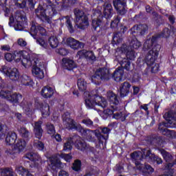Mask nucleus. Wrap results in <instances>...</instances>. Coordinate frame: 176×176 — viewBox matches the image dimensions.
<instances>
[{
    "label": "nucleus",
    "mask_w": 176,
    "mask_h": 176,
    "mask_svg": "<svg viewBox=\"0 0 176 176\" xmlns=\"http://www.w3.org/2000/svg\"><path fill=\"white\" fill-rule=\"evenodd\" d=\"M17 43L21 47H25V46H27V41H24L23 38H19Z\"/></svg>",
    "instance_id": "bf43d9fd"
},
{
    "label": "nucleus",
    "mask_w": 176,
    "mask_h": 176,
    "mask_svg": "<svg viewBox=\"0 0 176 176\" xmlns=\"http://www.w3.org/2000/svg\"><path fill=\"white\" fill-rule=\"evenodd\" d=\"M166 17H168L169 23L172 25H173V24H175V16L174 15L166 14Z\"/></svg>",
    "instance_id": "052dcab7"
},
{
    "label": "nucleus",
    "mask_w": 176,
    "mask_h": 176,
    "mask_svg": "<svg viewBox=\"0 0 176 176\" xmlns=\"http://www.w3.org/2000/svg\"><path fill=\"white\" fill-rule=\"evenodd\" d=\"M34 106L36 109H39L41 111V115L44 119L50 116V106L49 104L36 100Z\"/></svg>",
    "instance_id": "4468645a"
},
{
    "label": "nucleus",
    "mask_w": 176,
    "mask_h": 176,
    "mask_svg": "<svg viewBox=\"0 0 176 176\" xmlns=\"http://www.w3.org/2000/svg\"><path fill=\"white\" fill-rule=\"evenodd\" d=\"M66 45L73 50H79L80 49H83V47H85V43L72 37L67 38Z\"/></svg>",
    "instance_id": "6ab92c4d"
},
{
    "label": "nucleus",
    "mask_w": 176,
    "mask_h": 176,
    "mask_svg": "<svg viewBox=\"0 0 176 176\" xmlns=\"http://www.w3.org/2000/svg\"><path fill=\"white\" fill-rule=\"evenodd\" d=\"M148 106L149 104H144L140 106V109H144L147 115H149V109L148 108Z\"/></svg>",
    "instance_id": "e2e57ef3"
},
{
    "label": "nucleus",
    "mask_w": 176,
    "mask_h": 176,
    "mask_svg": "<svg viewBox=\"0 0 176 176\" xmlns=\"http://www.w3.org/2000/svg\"><path fill=\"white\" fill-rule=\"evenodd\" d=\"M18 133L21 138L26 141H30L32 138V133L27 128L21 126L18 129Z\"/></svg>",
    "instance_id": "c85d7f7f"
},
{
    "label": "nucleus",
    "mask_w": 176,
    "mask_h": 176,
    "mask_svg": "<svg viewBox=\"0 0 176 176\" xmlns=\"http://www.w3.org/2000/svg\"><path fill=\"white\" fill-rule=\"evenodd\" d=\"M62 164L63 163L58 159L52 160L50 167L53 171H58L61 168Z\"/></svg>",
    "instance_id": "e433bc0d"
},
{
    "label": "nucleus",
    "mask_w": 176,
    "mask_h": 176,
    "mask_svg": "<svg viewBox=\"0 0 176 176\" xmlns=\"http://www.w3.org/2000/svg\"><path fill=\"white\" fill-rule=\"evenodd\" d=\"M2 176H14L13 175V172L10 171L9 168H6L1 170Z\"/></svg>",
    "instance_id": "8fccbe9b"
},
{
    "label": "nucleus",
    "mask_w": 176,
    "mask_h": 176,
    "mask_svg": "<svg viewBox=\"0 0 176 176\" xmlns=\"http://www.w3.org/2000/svg\"><path fill=\"white\" fill-rule=\"evenodd\" d=\"M77 86L80 91H86L87 89V82L82 78L77 80Z\"/></svg>",
    "instance_id": "ea45409f"
},
{
    "label": "nucleus",
    "mask_w": 176,
    "mask_h": 176,
    "mask_svg": "<svg viewBox=\"0 0 176 176\" xmlns=\"http://www.w3.org/2000/svg\"><path fill=\"white\" fill-rule=\"evenodd\" d=\"M120 31H118L117 33H115L113 36V39L111 41V43L113 46H115V45H120L123 41V38H122V36L123 34H125V32H127V26L120 25Z\"/></svg>",
    "instance_id": "f3484780"
},
{
    "label": "nucleus",
    "mask_w": 176,
    "mask_h": 176,
    "mask_svg": "<svg viewBox=\"0 0 176 176\" xmlns=\"http://www.w3.org/2000/svg\"><path fill=\"white\" fill-rule=\"evenodd\" d=\"M24 28L23 21H17L14 25V29L16 31H23Z\"/></svg>",
    "instance_id": "864d4df0"
},
{
    "label": "nucleus",
    "mask_w": 176,
    "mask_h": 176,
    "mask_svg": "<svg viewBox=\"0 0 176 176\" xmlns=\"http://www.w3.org/2000/svg\"><path fill=\"white\" fill-rule=\"evenodd\" d=\"M34 133L36 138L41 140L43 135V129H42V121H38L34 123Z\"/></svg>",
    "instance_id": "cd10ccee"
},
{
    "label": "nucleus",
    "mask_w": 176,
    "mask_h": 176,
    "mask_svg": "<svg viewBox=\"0 0 176 176\" xmlns=\"http://www.w3.org/2000/svg\"><path fill=\"white\" fill-rule=\"evenodd\" d=\"M97 13L98 14L96 19L92 20L91 22V31L94 34H98L100 35L101 31H102L103 25H108L111 19L115 14V11L113 10V7L112 4L109 3H104L102 6V12L100 10H96L94 13Z\"/></svg>",
    "instance_id": "20e7f679"
},
{
    "label": "nucleus",
    "mask_w": 176,
    "mask_h": 176,
    "mask_svg": "<svg viewBox=\"0 0 176 176\" xmlns=\"http://www.w3.org/2000/svg\"><path fill=\"white\" fill-rule=\"evenodd\" d=\"M82 168V161L76 160L73 163L72 170L74 171L79 172Z\"/></svg>",
    "instance_id": "79ce46f5"
},
{
    "label": "nucleus",
    "mask_w": 176,
    "mask_h": 176,
    "mask_svg": "<svg viewBox=\"0 0 176 176\" xmlns=\"http://www.w3.org/2000/svg\"><path fill=\"white\" fill-rule=\"evenodd\" d=\"M107 100L110 102V108L104 109L103 113L107 118L112 116L113 119L124 122L127 119V114L123 111H117L122 109L120 102L119 101V96L111 91L107 94Z\"/></svg>",
    "instance_id": "39448f33"
},
{
    "label": "nucleus",
    "mask_w": 176,
    "mask_h": 176,
    "mask_svg": "<svg viewBox=\"0 0 176 176\" xmlns=\"http://www.w3.org/2000/svg\"><path fill=\"white\" fill-rule=\"evenodd\" d=\"M0 97L5 98L7 101H10L12 104H19L23 100V95L17 93L13 94L12 91L1 90Z\"/></svg>",
    "instance_id": "9b49d317"
},
{
    "label": "nucleus",
    "mask_w": 176,
    "mask_h": 176,
    "mask_svg": "<svg viewBox=\"0 0 176 176\" xmlns=\"http://www.w3.org/2000/svg\"><path fill=\"white\" fill-rule=\"evenodd\" d=\"M72 150V139H69L67 142L64 144L63 151L64 152H69Z\"/></svg>",
    "instance_id": "c03bdc74"
},
{
    "label": "nucleus",
    "mask_w": 176,
    "mask_h": 176,
    "mask_svg": "<svg viewBox=\"0 0 176 176\" xmlns=\"http://www.w3.org/2000/svg\"><path fill=\"white\" fill-rule=\"evenodd\" d=\"M151 49L145 57L144 61L147 65V69H150L151 74H157L160 71V65L155 62L159 57L160 45H155Z\"/></svg>",
    "instance_id": "423d86ee"
},
{
    "label": "nucleus",
    "mask_w": 176,
    "mask_h": 176,
    "mask_svg": "<svg viewBox=\"0 0 176 176\" xmlns=\"http://www.w3.org/2000/svg\"><path fill=\"white\" fill-rule=\"evenodd\" d=\"M21 80L23 86H30V87H32V86H34V80L31 79V77L27 76L26 74H23L21 76Z\"/></svg>",
    "instance_id": "c9c22d12"
},
{
    "label": "nucleus",
    "mask_w": 176,
    "mask_h": 176,
    "mask_svg": "<svg viewBox=\"0 0 176 176\" xmlns=\"http://www.w3.org/2000/svg\"><path fill=\"white\" fill-rule=\"evenodd\" d=\"M48 43L52 49H56V47L58 46L60 42L58 41V38H57V37L52 36L49 38Z\"/></svg>",
    "instance_id": "a19ab883"
},
{
    "label": "nucleus",
    "mask_w": 176,
    "mask_h": 176,
    "mask_svg": "<svg viewBox=\"0 0 176 176\" xmlns=\"http://www.w3.org/2000/svg\"><path fill=\"white\" fill-rule=\"evenodd\" d=\"M2 72L6 76L12 80V82H17L20 78V72H19V69L16 68H10L6 66H4L2 69Z\"/></svg>",
    "instance_id": "ddd939ff"
},
{
    "label": "nucleus",
    "mask_w": 176,
    "mask_h": 176,
    "mask_svg": "<svg viewBox=\"0 0 176 176\" xmlns=\"http://www.w3.org/2000/svg\"><path fill=\"white\" fill-rule=\"evenodd\" d=\"M109 133H111V129L109 127H104L100 131L95 132V137L97 138L100 145H104V141L108 140L109 137Z\"/></svg>",
    "instance_id": "dca6fc26"
},
{
    "label": "nucleus",
    "mask_w": 176,
    "mask_h": 176,
    "mask_svg": "<svg viewBox=\"0 0 176 176\" xmlns=\"http://www.w3.org/2000/svg\"><path fill=\"white\" fill-rule=\"evenodd\" d=\"M120 20H122V17L118 15L114 16V19L111 21L110 27L112 30H119V23H120Z\"/></svg>",
    "instance_id": "4c0bfd02"
},
{
    "label": "nucleus",
    "mask_w": 176,
    "mask_h": 176,
    "mask_svg": "<svg viewBox=\"0 0 176 176\" xmlns=\"http://www.w3.org/2000/svg\"><path fill=\"white\" fill-rule=\"evenodd\" d=\"M63 5L61 6L62 10H65L68 6L65 3H71V0H62Z\"/></svg>",
    "instance_id": "680f3d73"
},
{
    "label": "nucleus",
    "mask_w": 176,
    "mask_h": 176,
    "mask_svg": "<svg viewBox=\"0 0 176 176\" xmlns=\"http://www.w3.org/2000/svg\"><path fill=\"white\" fill-rule=\"evenodd\" d=\"M9 107L6 104H0V112H7Z\"/></svg>",
    "instance_id": "13d9d810"
},
{
    "label": "nucleus",
    "mask_w": 176,
    "mask_h": 176,
    "mask_svg": "<svg viewBox=\"0 0 176 176\" xmlns=\"http://www.w3.org/2000/svg\"><path fill=\"white\" fill-rule=\"evenodd\" d=\"M4 58H6V61H8V63H12V61L14 60L13 52L12 53L7 52L4 56Z\"/></svg>",
    "instance_id": "3c124183"
},
{
    "label": "nucleus",
    "mask_w": 176,
    "mask_h": 176,
    "mask_svg": "<svg viewBox=\"0 0 176 176\" xmlns=\"http://www.w3.org/2000/svg\"><path fill=\"white\" fill-rule=\"evenodd\" d=\"M56 53H58V54H60V56H67L68 55V50L64 48V47H61V48H58L56 50Z\"/></svg>",
    "instance_id": "09e8293b"
},
{
    "label": "nucleus",
    "mask_w": 176,
    "mask_h": 176,
    "mask_svg": "<svg viewBox=\"0 0 176 176\" xmlns=\"http://www.w3.org/2000/svg\"><path fill=\"white\" fill-rule=\"evenodd\" d=\"M60 21V26L64 27V24L65 25L70 34H74L75 32V29H74V26L72 25V21H71V17L69 16H61L59 18Z\"/></svg>",
    "instance_id": "4be33fe9"
},
{
    "label": "nucleus",
    "mask_w": 176,
    "mask_h": 176,
    "mask_svg": "<svg viewBox=\"0 0 176 176\" xmlns=\"http://www.w3.org/2000/svg\"><path fill=\"white\" fill-rule=\"evenodd\" d=\"M148 30L149 28L146 24H139L135 25L131 29V31L133 35L135 36H144L146 34H148Z\"/></svg>",
    "instance_id": "2eb2a0df"
},
{
    "label": "nucleus",
    "mask_w": 176,
    "mask_h": 176,
    "mask_svg": "<svg viewBox=\"0 0 176 176\" xmlns=\"http://www.w3.org/2000/svg\"><path fill=\"white\" fill-rule=\"evenodd\" d=\"M34 146L38 151H43L45 149V144L41 141H38L34 143Z\"/></svg>",
    "instance_id": "de8ad7c7"
},
{
    "label": "nucleus",
    "mask_w": 176,
    "mask_h": 176,
    "mask_svg": "<svg viewBox=\"0 0 176 176\" xmlns=\"http://www.w3.org/2000/svg\"><path fill=\"white\" fill-rule=\"evenodd\" d=\"M25 146H27V142L25 140L19 139L14 146V149L20 153V152H23L25 149Z\"/></svg>",
    "instance_id": "72a5a7b5"
},
{
    "label": "nucleus",
    "mask_w": 176,
    "mask_h": 176,
    "mask_svg": "<svg viewBox=\"0 0 176 176\" xmlns=\"http://www.w3.org/2000/svg\"><path fill=\"white\" fill-rule=\"evenodd\" d=\"M17 140V133L13 131H10L7 133L5 141L6 145L9 146L12 145H14L16 144V141Z\"/></svg>",
    "instance_id": "a878e982"
},
{
    "label": "nucleus",
    "mask_w": 176,
    "mask_h": 176,
    "mask_svg": "<svg viewBox=\"0 0 176 176\" xmlns=\"http://www.w3.org/2000/svg\"><path fill=\"white\" fill-rule=\"evenodd\" d=\"M131 159L135 160V164L136 168L141 173H153L155 170L149 164H142L141 162L144 159H150L153 163H157V164H162L163 163V160L162 158L156 156V155L151 153L150 149L142 148V151H135L131 154Z\"/></svg>",
    "instance_id": "f03ea898"
},
{
    "label": "nucleus",
    "mask_w": 176,
    "mask_h": 176,
    "mask_svg": "<svg viewBox=\"0 0 176 176\" xmlns=\"http://www.w3.org/2000/svg\"><path fill=\"white\" fill-rule=\"evenodd\" d=\"M167 127H168V123L167 122H162L158 124V130L162 133L163 135H166V137H173L174 131L169 130Z\"/></svg>",
    "instance_id": "5701e85b"
},
{
    "label": "nucleus",
    "mask_w": 176,
    "mask_h": 176,
    "mask_svg": "<svg viewBox=\"0 0 176 176\" xmlns=\"http://www.w3.org/2000/svg\"><path fill=\"white\" fill-rule=\"evenodd\" d=\"M145 10L146 13H148V14H151V13L153 12V8H152V6H151L150 5H146Z\"/></svg>",
    "instance_id": "0e129e2a"
},
{
    "label": "nucleus",
    "mask_w": 176,
    "mask_h": 176,
    "mask_svg": "<svg viewBox=\"0 0 176 176\" xmlns=\"http://www.w3.org/2000/svg\"><path fill=\"white\" fill-rule=\"evenodd\" d=\"M171 34H174V26H170V30L168 28H164L161 33L156 36H153L151 38L147 39L144 42L142 47L143 52H148V50H150L152 47H155L157 45L160 46V45L157 44V39H160V38H165V39H167L170 38Z\"/></svg>",
    "instance_id": "0eeeda50"
},
{
    "label": "nucleus",
    "mask_w": 176,
    "mask_h": 176,
    "mask_svg": "<svg viewBox=\"0 0 176 176\" xmlns=\"http://www.w3.org/2000/svg\"><path fill=\"white\" fill-rule=\"evenodd\" d=\"M74 20L78 28L80 30H86L89 25V16L78 8H75L74 10Z\"/></svg>",
    "instance_id": "9d476101"
},
{
    "label": "nucleus",
    "mask_w": 176,
    "mask_h": 176,
    "mask_svg": "<svg viewBox=\"0 0 176 176\" xmlns=\"http://www.w3.org/2000/svg\"><path fill=\"white\" fill-rule=\"evenodd\" d=\"M132 43V47L133 49H140V47H141L142 46V43L141 42H140L138 40H135L131 42Z\"/></svg>",
    "instance_id": "5fc2aeb1"
},
{
    "label": "nucleus",
    "mask_w": 176,
    "mask_h": 176,
    "mask_svg": "<svg viewBox=\"0 0 176 176\" xmlns=\"http://www.w3.org/2000/svg\"><path fill=\"white\" fill-rule=\"evenodd\" d=\"M15 171L16 174H19V175H21L25 171V168L23 167L22 166H16Z\"/></svg>",
    "instance_id": "6e6d98bb"
},
{
    "label": "nucleus",
    "mask_w": 176,
    "mask_h": 176,
    "mask_svg": "<svg viewBox=\"0 0 176 176\" xmlns=\"http://www.w3.org/2000/svg\"><path fill=\"white\" fill-rule=\"evenodd\" d=\"M120 65L121 67L116 69L112 75L107 67L98 69L94 74L91 76V82L94 85H96V86H100L102 80H109L111 78H113L116 82H122L123 80V75H124V69L125 71H130L131 61L123 59L120 62Z\"/></svg>",
    "instance_id": "f257e3e1"
},
{
    "label": "nucleus",
    "mask_w": 176,
    "mask_h": 176,
    "mask_svg": "<svg viewBox=\"0 0 176 176\" xmlns=\"http://www.w3.org/2000/svg\"><path fill=\"white\" fill-rule=\"evenodd\" d=\"M147 141L149 142L150 145H154L155 146H159L163 144V139L156 135H153L148 137Z\"/></svg>",
    "instance_id": "c756f323"
},
{
    "label": "nucleus",
    "mask_w": 176,
    "mask_h": 176,
    "mask_svg": "<svg viewBox=\"0 0 176 176\" xmlns=\"http://www.w3.org/2000/svg\"><path fill=\"white\" fill-rule=\"evenodd\" d=\"M30 35L36 39V43L40 45L41 47L47 49V41H46V36L47 35L46 29L41 25H35V23L32 22L30 28Z\"/></svg>",
    "instance_id": "6e6552de"
},
{
    "label": "nucleus",
    "mask_w": 176,
    "mask_h": 176,
    "mask_svg": "<svg viewBox=\"0 0 176 176\" xmlns=\"http://www.w3.org/2000/svg\"><path fill=\"white\" fill-rule=\"evenodd\" d=\"M14 60L16 63H21V64L26 67L27 65L32 66V74L36 75L38 79H43L45 78V73L40 67H38V63L39 58L34 54H30L27 51L13 52Z\"/></svg>",
    "instance_id": "7ed1b4c3"
},
{
    "label": "nucleus",
    "mask_w": 176,
    "mask_h": 176,
    "mask_svg": "<svg viewBox=\"0 0 176 176\" xmlns=\"http://www.w3.org/2000/svg\"><path fill=\"white\" fill-rule=\"evenodd\" d=\"M41 94L43 98H52L54 96V89L49 85L45 86L42 88Z\"/></svg>",
    "instance_id": "bb28decb"
},
{
    "label": "nucleus",
    "mask_w": 176,
    "mask_h": 176,
    "mask_svg": "<svg viewBox=\"0 0 176 176\" xmlns=\"http://www.w3.org/2000/svg\"><path fill=\"white\" fill-rule=\"evenodd\" d=\"M74 144L76 148L78 149V151H85L89 149V145H87V143L84 140H76Z\"/></svg>",
    "instance_id": "473e14b6"
},
{
    "label": "nucleus",
    "mask_w": 176,
    "mask_h": 176,
    "mask_svg": "<svg viewBox=\"0 0 176 176\" xmlns=\"http://www.w3.org/2000/svg\"><path fill=\"white\" fill-rule=\"evenodd\" d=\"M160 152L161 155H162L165 162H166L167 163H168V162H171V160H173V155L171 154H170V153L167 152L166 150L161 148V149H160Z\"/></svg>",
    "instance_id": "58836bf2"
},
{
    "label": "nucleus",
    "mask_w": 176,
    "mask_h": 176,
    "mask_svg": "<svg viewBox=\"0 0 176 176\" xmlns=\"http://www.w3.org/2000/svg\"><path fill=\"white\" fill-rule=\"evenodd\" d=\"M81 123H82L83 124H85V126H87V127H92L94 122L92 120H90V118H86V119H83L81 121Z\"/></svg>",
    "instance_id": "603ef678"
},
{
    "label": "nucleus",
    "mask_w": 176,
    "mask_h": 176,
    "mask_svg": "<svg viewBox=\"0 0 176 176\" xmlns=\"http://www.w3.org/2000/svg\"><path fill=\"white\" fill-rule=\"evenodd\" d=\"M145 19V12H140L139 14H135L133 17L135 21H142Z\"/></svg>",
    "instance_id": "49530a36"
},
{
    "label": "nucleus",
    "mask_w": 176,
    "mask_h": 176,
    "mask_svg": "<svg viewBox=\"0 0 176 176\" xmlns=\"http://www.w3.org/2000/svg\"><path fill=\"white\" fill-rule=\"evenodd\" d=\"M113 5L118 16H124L127 13V0H113Z\"/></svg>",
    "instance_id": "f8f14e48"
},
{
    "label": "nucleus",
    "mask_w": 176,
    "mask_h": 176,
    "mask_svg": "<svg viewBox=\"0 0 176 176\" xmlns=\"http://www.w3.org/2000/svg\"><path fill=\"white\" fill-rule=\"evenodd\" d=\"M36 16L42 21H47L50 23V18L46 14V9L43 8V6L39 4L38 8L35 10Z\"/></svg>",
    "instance_id": "412c9836"
},
{
    "label": "nucleus",
    "mask_w": 176,
    "mask_h": 176,
    "mask_svg": "<svg viewBox=\"0 0 176 176\" xmlns=\"http://www.w3.org/2000/svg\"><path fill=\"white\" fill-rule=\"evenodd\" d=\"M130 47L127 45H122L121 47V52L124 54H125L126 58H124V60H127V61H130V60H134L135 58V52L134 50H129Z\"/></svg>",
    "instance_id": "b1692460"
},
{
    "label": "nucleus",
    "mask_w": 176,
    "mask_h": 176,
    "mask_svg": "<svg viewBox=\"0 0 176 176\" xmlns=\"http://www.w3.org/2000/svg\"><path fill=\"white\" fill-rule=\"evenodd\" d=\"M28 4L30 9H34L35 8V3H34V0H27Z\"/></svg>",
    "instance_id": "338daca9"
},
{
    "label": "nucleus",
    "mask_w": 176,
    "mask_h": 176,
    "mask_svg": "<svg viewBox=\"0 0 176 176\" xmlns=\"http://www.w3.org/2000/svg\"><path fill=\"white\" fill-rule=\"evenodd\" d=\"M140 79L141 78H140V76L138 74H134L132 77V80L135 83H137V82H140Z\"/></svg>",
    "instance_id": "774afa93"
},
{
    "label": "nucleus",
    "mask_w": 176,
    "mask_h": 176,
    "mask_svg": "<svg viewBox=\"0 0 176 176\" xmlns=\"http://www.w3.org/2000/svg\"><path fill=\"white\" fill-rule=\"evenodd\" d=\"M83 52L85 51H78L77 54L80 56V54H84L86 60L87 61H91L92 63H94V61L97 60V57H96V55L93 51H87L85 52Z\"/></svg>",
    "instance_id": "2f4dec72"
},
{
    "label": "nucleus",
    "mask_w": 176,
    "mask_h": 176,
    "mask_svg": "<svg viewBox=\"0 0 176 176\" xmlns=\"http://www.w3.org/2000/svg\"><path fill=\"white\" fill-rule=\"evenodd\" d=\"M64 122H66L67 129L68 130H72V131H79L82 125L80 124H77L74 119L68 117H63Z\"/></svg>",
    "instance_id": "aec40b11"
},
{
    "label": "nucleus",
    "mask_w": 176,
    "mask_h": 176,
    "mask_svg": "<svg viewBox=\"0 0 176 176\" xmlns=\"http://www.w3.org/2000/svg\"><path fill=\"white\" fill-rule=\"evenodd\" d=\"M47 133L50 134V135H54L56 134V128L54 127V124L52 123H48L46 124Z\"/></svg>",
    "instance_id": "37998d69"
},
{
    "label": "nucleus",
    "mask_w": 176,
    "mask_h": 176,
    "mask_svg": "<svg viewBox=\"0 0 176 176\" xmlns=\"http://www.w3.org/2000/svg\"><path fill=\"white\" fill-rule=\"evenodd\" d=\"M175 114L172 111H168L166 114L164 116L166 120L168 122V123H171V120H175Z\"/></svg>",
    "instance_id": "a18cd8bd"
},
{
    "label": "nucleus",
    "mask_w": 176,
    "mask_h": 176,
    "mask_svg": "<svg viewBox=\"0 0 176 176\" xmlns=\"http://www.w3.org/2000/svg\"><path fill=\"white\" fill-rule=\"evenodd\" d=\"M78 133H80L81 137L87 141H89V142H96V138L94 137L96 133H94L91 129H85L81 126Z\"/></svg>",
    "instance_id": "a211bd4d"
},
{
    "label": "nucleus",
    "mask_w": 176,
    "mask_h": 176,
    "mask_svg": "<svg viewBox=\"0 0 176 176\" xmlns=\"http://www.w3.org/2000/svg\"><path fill=\"white\" fill-rule=\"evenodd\" d=\"M1 50L3 52H10V46L9 45H1Z\"/></svg>",
    "instance_id": "69168bd1"
},
{
    "label": "nucleus",
    "mask_w": 176,
    "mask_h": 176,
    "mask_svg": "<svg viewBox=\"0 0 176 176\" xmlns=\"http://www.w3.org/2000/svg\"><path fill=\"white\" fill-rule=\"evenodd\" d=\"M63 69H67V71H74V69L76 68V64H75V61H74V60L63 58Z\"/></svg>",
    "instance_id": "7c9ffc66"
},
{
    "label": "nucleus",
    "mask_w": 176,
    "mask_h": 176,
    "mask_svg": "<svg viewBox=\"0 0 176 176\" xmlns=\"http://www.w3.org/2000/svg\"><path fill=\"white\" fill-rule=\"evenodd\" d=\"M130 87H131V84L129 82H124L121 84L120 87V97H126L129 96L130 93Z\"/></svg>",
    "instance_id": "393cba45"
},
{
    "label": "nucleus",
    "mask_w": 176,
    "mask_h": 176,
    "mask_svg": "<svg viewBox=\"0 0 176 176\" xmlns=\"http://www.w3.org/2000/svg\"><path fill=\"white\" fill-rule=\"evenodd\" d=\"M85 96L88 97L85 98V104L87 109H94L96 105H98L104 109L108 107V102L107 99L98 95H91L90 92H85Z\"/></svg>",
    "instance_id": "1a4fd4ad"
},
{
    "label": "nucleus",
    "mask_w": 176,
    "mask_h": 176,
    "mask_svg": "<svg viewBox=\"0 0 176 176\" xmlns=\"http://www.w3.org/2000/svg\"><path fill=\"white\" fill-rule=\"evenodd\" d=\"M25 159H28L31 162H41V160H42V158H41V155L34 152L27 153L25 155Z\"/></svg>",
    "instance_id": "f704fd0d"
},
{
    "label": "nucleus",
    "mask_w": 176,
    "mask_h": 176,
    "mask_svg": "<svg viewBox=\"0 0 176 176\" xmlns=\"http://www.w3.org/2000/svg\"><path fill=\"white\" fill-rule=\"evenodd\" d=\"M61 157H63V159H64V160H65V162H71V160L72 159V156L71 155V154H62Z\"/></svg>",
    "instance_id": "4d7b16f0"
}]
</instances>
